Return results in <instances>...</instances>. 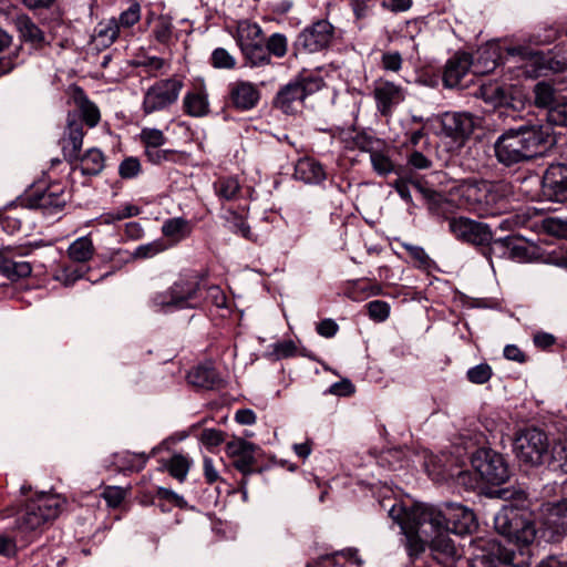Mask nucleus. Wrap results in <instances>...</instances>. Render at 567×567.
Masks as SVG:
<instances>
[{"label": "nucleus", "instance_id": "nucleus-1", "mask_svg": "<svg viewBox=\"0 0 567 567\" xmlns=\"http://www.w3.org/2000/svg\"><path fill=\"white\" fill-rule=\"evenodd\" d=\"M414 516L422 524L421 534L429 535L437 528L463 535L476 526L474 513L457 503H446L443 508L427 504H415Z\"/></svg>", "mask_w": 567, "mask_h": 567}, {"label": "nucleus", "instance_id": "nucleus-2", "mask_svg": "<svg viewBox=\"0 0 567 567\" xmlns=\"http://www.w3.org/2000/svg\"><path fill=\"white\" fill-rule=\"evenodd\" d=\"M543 134L535 125H523L504 132L495 142L494 150L499 163L511 166L537 155Z\"/></svg>", "mask_w": 567, "mask_h": 567}, {"label": "nucleus", "instance_id": "nucleus-3", "mask_svg": "<svg viewBox=\"0 0 567 567\" xmlns=\"http://www.w3.org/2000/svg\"><path fill=\"white\" fill-rule=\"evenodd\" d=\"M200 279L195 274L182 275L165 292L155 293L151 303L156 310L195 308L200 302Z\"/></svg>", "mask_w": 567, "mask_h": 567}, {"label": "nucleus", "instance_id": "nucleus-4", "mask_svg": "<svg viewBox=\"0 0 567 567\" xmlns=\"http://www.w3.org/2000/svg\"><path fill=\"white\" fill-rule=\"evenodd\" d=\"M494 526L498 534L525 545L530 544L536 535L532 515L524 506H503L494 517Z\"/></svg>", "mask_w": 567, "mask_h": 567}, {"label": "nucleus", "instance_id": "nucleus-5", "mask_svg": "<svg viewBox=\"0 0 567 567\" xmlns=\"http://www.w3.org/2000/svg\"><path fill=\"white\" fill-rule=\"evenodd\" d=\"M495 56V50L491 48L481 49L475 62L472 61L468 53H456L446 63L443 75L445 85L449 87L457 86L471 68L477 74L492 72L496 68Z\"/></svg>", "mask_w": 567, "mask_h": 567}, {"label": "nucleus", "instance_id": "nucleus-6", "mask_svg": "<svg viewBox=\"0 0 567 567\" xmlns=\"http://www.w3.org/2000/svg\"><path fill=\"white\" fill-rule=\"evenodd\" d=\"M65 499L56 494H41L30 499L21 517L18 519V528L22 532H31L41 527L44 523L54 519L63 509Z\"/></svg>", "mask_w": 567, "mask_h": 567}, {"label": "nucleus", "instance_id": "nucleus-7", "mask_svg": "<svg viewBox=\"0 0 567 567\" xmlns=\"http://www.w3.org/2000/svg\"><path fill=\"white\" fill-rule=\"evenodd\" d=\"M465 196L482 217L499 215L507 208L505 187L502 184L481 182L466 187Z\"/></svg>", "mask_w": 567, "mask_h": 567}, {"label": "nucleus", "instance_id": "nucleus-8", "mask_svg": "<svg viewBox=\"0 0 567 567\" xmlns=\"http://www.w3.org/2000/svg\"><path fill=\"white\" fill-rule=\"evenodd\" d=\"M516 457L528 465L549 463L550 444L545 432L526 429L518 433L513 445Z\"/></svg>", "mask_w": 567, "mask_h": 567}, {"label": "nucleus", "instance_id": "nucleus-9", "mask_svg": "<svg viewBox=\"0 0 567 567\" xmlns=\"http://www.w3.org/2000/svg\"><path fill=\"white\" fill-rule=\"evenodd\" d=\"M471 567H507L518 566L516 555L495 539H476L471 543Z\"/></svg>", "mask_w": 567, "mask_h": 567}, {"label": "nucleus", "instance_id": "nucleus-10", "mask_svg": "<svg viewBox=\"0 0 567 567\" xmlns=\"http://www.w3.org/2000/svg\"><path fill=\"white\" fill-rule=\"evenodd\" d=\"M183 86V81L176 76L156 81L144 93L143 112L152 114L167 110L177 102Z\"/></svg>", "mask_w": 567, "mask_h": 567}, {"label": "nucleus", "instance_id": "nucleus-11", "mask_svg": "<svg viewBox=\"0 0 567 567\" xmlns=\"http://www.w3.org/2000/svg\"><path fill=\"white\" fill-rule=\"evenodd\" d=\"M472 468L482 482L499 485L509 477L504 457L489 449H480L471 457Z\"/></svg>", "mask_w": 567, "mask_h": 567}, {"label": "nucleus", "instance_id": "nucleus-12", "mask_svg": "<svg viewBox=\"0 0 567 567\" xmlns=\"http://www.w3.org/2000/svg\"><path fill=\"white\" fill-rule=\"evenodd\" d=\"M450 231L464 243L485 247L484 251L492 246L493 233L487 224L480 223L467 217H453L449 219Z\"/></svg>", "mask_w": 567, "mask_h": 567}, {"label": "nucleus", "instance_id": "nucleus-13", "mask_svg": "<svg viewBox=\"0 0 567 567\" xmlns=\"http://www.w3.org/2000/svg\"><path fill=\"white\" fill-rule=\"evenodd\" d=\"M476 125V118L467 112H445L441 116L442 133L452 138L457 147L464 145Z\"/></svg>", "mask_w": 567, "mask_h": 567}, {"label": "nucleus", "instance_id": "nucleus-14", "mask_svg": "<svg viewBox=\"0 0 567 567\" xmlns=\"http://www.w3.org/2000/svg\"><path fill=\"white\" fill-rule=\"evenodd\" d=\"M322 81L312 78H302L287 84L277 95V105L285 112L296 111V104H300L305 97L319 90Z\"/></svg>", "mask_w": 567, "mask_h": 567}, {"label": "nucleus", "instance_id": "nucleus-15", "mask_svg": "<svg viewBox=\"0 0 567 567\" xmlns=\"http://www.w3.org/2000/svg\"><path fill=\"white\" fill-rule=\"evenodd\" d=\"M487 259L492 256L507 257L512 260L523 262L529 259L528 244L518 237H505L495 239L491 247L483 251Z\"/></svg>", "mask_w": 567, "mask_h": 567}, {"label": "nucleus", "instance_id": "nucleus-16", "mask_svg": "<svg viewBox=\"0 0 567 567\" xmlns=\"http://www.w3.org/2000/svg\"><path fill=\"white\" fill-rule=\"evenodd\" d=\"M373 97L380 114L390 116L393 109L404 101L405 93L402 86L380 79L374 82Z\"/></svg>", "mask_w": 567, "mask_h": 567}, {"label": "nucleus", "instance_id": "nucleus-17", "mask_svg": "<svg viewBox=\"0 0 567 567\" xmlns=\"http://www.w3.org/2000/svg\"><path fill=\"white\" fill-rule=\"evenodd\" d=\"M544 194L554 202L567 200V164H551L543 177Z\"/></svg>", "mask_w": 567, "mask_h": 567}, {"label": "nucleus", "instance_id": "nucleus-18", "mask_svg": "<svg viewBox=\"0 0 567 567\" xmlns=\"http://www.w3.org/2000/svg\"><path fill=\"white\" fill-rule=\"evenodd\" d=\"M333 27L327 20L315 22L299 35V43L309 52L320 51L329 45L333 38Z\"/></svg>", "mask_w": 567, "mask_h": 567}, {"label": "nucleus", "instance_id": "nucleus-19", "mask_svg": "<svg viewBox=\"0 0 567 567\" xmlns=\"http://www.w3.org/2000/svg\"><path fill=\"white\" fill-rule=\"evenodd\" d=\"M226 453L234 458L233 465L245 476L252 473V466L256 463V446L243 439H236L227 443Z\"/></svg>", "mask_w": 567, "mask_h": 567}, {"label": "nucleus", "instance_id": "nucleus-20", "mask_svg": "<svg viewBox=\"0 0 567 567\" xmlns=\"http://www.w3.org/2000/svg\"><path fill=\"white\" fill-rule=\"evenodd\" d=\"M540 512L543 525L553 536L567 533V498L556 503H546L542 506Z\"/></svg>", "mask_w": 567, "mask_h": 567}, {"label": "nucleus", "instance_id": "nucleus-21", "mask_svg": "<svg viewBox=\"0 0 567 567\" xmlns=\"http://www.w3.org/2000/svg\"><path fill=\"white\" fill-rule=\"evenodd\" d=\"M415 505L406 513L404 522H402V529L406 535V547L409 555L411 557L417 556L421 551L424 550V544L430 543V538L432 534L423 535L421 534L422 524L421 519H417L415 516Z\"/></svg>", "mask_w": 567, "mask_h": 567}, {"label": "nucleus", "instance_id": "nucleus-22", "mask_svg": "<svg viewBox=\"0 0 567 567\" xmlns=\"http://www.w3.org/2000/svg\"><path fill=\"white\" fill-rule=\"evenodd\" d=\"M183 109L192 117H204L209 114L208 91L203 81L186 92L183 99Z\"/></svg>", "mask_w": 567, "mask_h": 567}, {"label": "nucleus", "instance_id": "nucleus-23", "mask_svg": "<svg viewBox=\"0 0 567 567\" xmlns=\"http://www.w3.org/2000/svg\"><path fill=\"white\" fill-rule=\"evenodd\" d=\"M449 532L437 528L430 538V546L434 558L442 564H449L460 557L453 540L447 535Z\"/></svg>", "mask_w": 567, "mask_h": 567}, {"label": "nucleus", "instance_id": "nucleus-24", "mask_svg": "<svg viewBox=\"0 0 567 567\" xmlns=\"http://www.w3.org/2000/svg\"><path fill=\"white\" fill-rule=\"evenodd\" d=\"M229 94L233 104L240 110L252 109L259 100V92L256 86L245 81L233 83Z\"/></svg>", "mask_w": 567, "mask_h": 567}, {"label": "nucleus", "instance_id": "nucleus-25", "mask_svg": "<svg viewBox=\"0 0 567 567\" xmlns=\"http://www.w3.org/2000/svg\"><path fill=\"white\" fill-rule=\"evenodd\" d=\"M70 99L90 127H94L100 122L101 116L97 106L87 99L81 87H70Z\"/></svg>", "mask_w": 567, "mask_h": 567}, {"label": "nucleus", "instance_id": "nucleus-26", "mask_svg": "<svg viewBox=\"0 0 567 567\" xmlns=\"http://www.w3.org/2000/svg\"><path fill=\"white\" fill-rule=\"evenodd\" d=\"M293 176L307 184H318L326 178V172L319 162L305 157L296 163Z\"/></svg>", "mask_w": 567, "mask_h": 567}, {"label": "nucleus", "instance_id": "nucleus-27", "mask_svg": "<svg viewBox=\"0 0 567 567\" xmlns=\"http://www.w3.org/2000/svg\"><path fill=\"white\" fill-rule=\"evenodd\" d=\"M82 125L78 122H69L65 137L62 140V151L69 161L78 159L83 144Z\"/></svg>", "mask_w": 567, "mask_h": 567}, {"label": "nucleus", "instance_id": "nucleus-28", "mask_svg": "<svg viewBox=\"0 0 567 567\" xmlns=\"http://www.w3.org/2000/svg\"><path fill=\"white\" fill-rule=\"evenodd\" d=\"M120 35V27L116 18L100 21L92 34V41L99 48H109Z\"/></svg>", "mask_w": 567, "mask_h": 567}, {"label": "nucleus", "instance_id": "nucleus-29", "mask_svg": "<svg viewBox=\"0 0 567 567\" xmlns=\"http://www.w3.org/2000/svg\"><path fill=\"white\" fill-rule=\"evenodd\" d=\"M187 379L190 384L203 389H213L220 383L218 373L209 365L194 368L189 371Z\"/></svg>", "mask_w": 567, "mask_h": 567}, {"label": "nucleus", "instance_id": "nucleus-30", "mask_svg": "<svg viewBox=\"0 0 567 567\" xmlns=\"http://www.w3.org/2000/svg\"><path fill=\"white\" fill-rule=\"evenodd\" d=\"M66 252L75 262H87L94 256L95 247L90 236H83L71 243Z\"/></svg>", "mask_w": 567, "mask_h": 567}, {"label": "nucleus", "instance_id": "nucleus-31", "mask_svg": "<svg viewBox=\"0 0 567 567\" xmlns=\"http://www.w3.org/2000/svg\"><path fill=\"white\" fill-rule=\"evenodd\" d=\"M261 28L250 21H240L237 27V42L240 49L262 42Z\"/></svg>", "mask_w": 567, "mask_h": 567}, {"label": "nucleus", "instance_id": "nucleus-32", "mask_svg": "<svg viewBox=\"0 0 567 567\" xmlns=\"http://www.w3.org/2000/svg\"><path fill=\"white\" fill-rule=\"evenodd\" d=\"M80 169L84 175H97L105 166V157L97 148H90L80 158Z\"/></svg>", "mask_w": 567, "mask_h": 567}, {"label": "nucleus", "instance_id": "nucleus-33", "mask_svg": "<svg viewBox=\"0 0 567 567\" xmlns=\"http://www.w3.org/2000/svg\"><path fill=\"white\" fill-rule=\"evenodd\" d=\"M16 24L23 40L33 44H40L44 41V33L29 17H18Z\"/></svg>", "mask_w": 567, "mask_h": 567}, {"label": "nucleus", "instance_id": "nucleus-34", "mask_svg": "<svg viewBox=\"0 0 567 567\" xmlns=\"http://www.w3.org/2000/svg\"><path fill=\"white\" fill-rule=\"evenodd\" d=\"M162 233L164 236L173 238L175 241H179L189 235L190 228L186 219L176 217L164 221Z\"/></svg>", "mask_w": 567, "mask_h": 567}, {"label": "nucleus", "instance_id": "nucleus-35", "mask_svg": "<svg viewBox=\"0 0 567 567\" xmlns=\"http://www.w3.org/2000/svg\"><path fill=\"white\" fill-rule=\"evenodd\" d=\"M215 194L224 200H235L240 193V184L235 177H223L214 184Z\"/></svg>", "mask_w": 567, "mask_h": 567}, {"label": "nucleus", "instance_id": "nucleus-36", "mask_svg": "<svg viewBox=\"0 0 567 567\" xmlns=\"http://www.w3.org/2000/svg\"><path fill=\"white\" fill-rule=\"evenodd\" d=\"M534 103L537 107H554L556 101V92L551 84L547 82H538L534 86Z\"/></svg>", "mask_w": 567, "mask_h": 567}, {"label": "nucleus", "instance_id": "nucleus-37", "mask_svg": "<svg viewBox=\"0 0 567 567\" xmlns=\"http://www.w3.org/2000/svg\"><path fill=\"white\" fill-rule=\"evenodd\" d=\"M173 30L174 25L172 18L167 16H159L155 20L153 35L157 42L162 44H167L172 39Z\"/></svg>", "mask_w": 567, "mask_h": 567}, {"label": "nucleus", "instance_id": "nucleus-38", "mask_svg": "<svg viewBox=\"0 0 567 567\" xmlns=\"http://www.w3.org/2000/svg\"><path fill=\"white\" fill-rule=\"evenodd\" d=\"M1 270L11 280L25 278L30 276L32 267L28 261H6Z\"/></svg>", "mask_w": 567, "mask_h": 567}, {"label": "nucleus", "instance_id": "nucleus-39", "mask_svg": "<svg viewBox=\"0 0 567 567\" xmlns=\"http://www.w3.org/2000/svg\"><path fill=\"white\" fill-rule=\"evenodd\" d=\"M167 246L163 240L157 239L152 243H147L145 245L138 246L132 252V259H148L157 256L158 254L165 251Z\"/></svg>", "mask_w": 567, "mask_h": 567}, {"label": "nucleus", "instance_id": "nucleus-40", "mask_svg": "<svg viewBox=\"0 0 567 567\" xmlns=\"http://www.w3.org/2000/svg\"><path fill=\"white\" fill-rule=\"evenodd\" d=\"M549 463L567 472V440H559L550 446Z\"/></svg>", "mask_w": 567, "mask_h": 567}, {"label": "nucleus", "instance_id": "nucleus-41", "mask_svg": "<svg viewBox=\"0 0 567 567\" xmlns=\"http://www.w3.org/2000/svg\"><path fill=\"white\" fill-rule=\"evenodd\" d=\"M117 23L121 29H130L141 20V6L136 1H132L130 7L124 10L118 19Z\"/></svg>", "mask_w": 567, "mask_h": 567}, {"label": "nucleus", "instance_id": "nucleus-42", "mask_svg": "<svg viewBox=\"0 0 567 567\" xmlns=\"http://www.w3.org/2000/svg\"><path fill=\"white\" fill-rule=\"evenodd\" d=\"M241 51L247 60L255 66L265 65L270 62L268 51L264 48L262 42L245 48Z\"/></svg>", "mask_w": 567, "mask_h": 567}, {"label": "nucleus", "instance_id": "nucleus-43", "mask_svg": "<svg viewBox=\"0 0 567 567\" xmlns=\"http://www.w3.org/2000/svg\"><path fill=\"white\" fill-rule=\"evenodd\" d=\"M189 466L190 463L187 457L181 454H176L171 458L169 463L167 464V470L173 477L179 481H184L189 471Z\"/></svg>", "mask_w": 567, "mask_h": 567}, {"label": "nucleus", "instance_id": "nucleus-44", "mask_svg": "<svg viewBox=\"0 0 567 567\" xmlns=\"http://www.w3.org/2000/svg\"><path fill=\"white\" fill-rule=\"evenodd\" d=\"M212 65L215 69H234L236 59L224 48H217L210 56Z\"/></svg>", "mask_w": 567, "mask_h": 567}, {"label": "nucleus", "instance_id": "nucleus-45", "mask_svg": "<svg viewBox=\"0 0 567 567\" xmlns=\"http://www.w3.org/2000/svg\"><path fill=\"white\" fill-rule=\"evenodd\" d=\"M269 357L275 360L292 357L297 353V346L292 340H284L270 346Z\"/></svg>", "mask_w": 567, "mask_h": 567}, {"label": "nucleus", "instance_id": "nucleus-46", "mask_svg": "<svg viewBox=\"0 0 567 567\" xmlns=\"http://www.w3.org/2000/svg\"><path fill=\"white\" fill-rule=\"evenodd\" d=\"M370 161L373 169L380 175H386L394 169L392 161L382 152L372 151L370 153Z\"/></svg>", "mask_w": 567, "mask_h": 567}, {"label": "nucleus", "instance_id": "nucleus-47", "mask_svg": "<svg viewBox=\"0 0 567 567\" xmlns=\"http://www.w3.org/2000/svg\"><path fill=\"white\" fill-rule=\"evenodd\" d=\"M140 214V208L132 204H126L122 208L116 212L107 213L101 216V219L105 224H111L114 221H118L125 218H130L133 216H137Z\"/></svg>", "mask_w": 567, "mask_h": 567}, {"label": "nucleus", "instance_id": "nucleus-48", "mask_svg": "<svg viewBox=\"0 0 567 567\" xmlns=\"http://www.w3.org/2000/svg\"><path fill=\"white\" fill-rule=\"evenodd\" d=\"M141 140L146 145V148L161 147L166 142V137L161 130L150 127L141 131Z\"/></svg>", "mask_w": 567, "mask_h": 567}, {"label": "nucleus", "instance_id": "nucleus-49", "mask_svg": "<svg viewBox=\"0 0 567 567\" xmlns=\"http://www.w3.org/2000/svg\"><path fill=\"white\" fill-rule=\"evenodd\" d=\"M288 50L287 38L281 33H274L267 41V51L277 58H282Z\"/></svg>", "mask_w": 567, "mask_h": 567}, {"label": "nucleus", "instance_id": "nucleus-50", "mask_svg": "<svg viewBox=\"0 0 567 567\" xmlns=\"http://www.w3.org/2000/svg\"><path fill=\"white\" fill-rule=\"evenodd\" d=\"M493 371L487 363H481L467 371V379L475 384H484L492 378Z\"/></svg>", "mask_w": 567, "mask_h": 567}, {"label": "nucleus", "instance_id": "nucleus-51", "mask_svg": "<svg viewBox=\"0 0 567 567\" xmlns=\"http://www.w3.org/2000/svg\"><path fill=\"white\" fill-rule=\"evenodd\" d=\"M121 458L123 467L135 471L142 470L147 461L145 453L124 452L122 453Z\"/></svg>", "mask_w": 567, "mask_h": 567}, {"label": "nucleus", "instance_id": "nucleus-52", "mask_svg": "<svg viewBox=\"0 0 567 567\" xmlns=\"http://www.w3.org/2000/svg\"><path fill=\"white\" fill-rule=\"evenodd\" d=\"M111 507H117L126 496V489L118 486H107L102 494Z\"/></svg>", "mask_w": 567, "mask_h": 567}, {"label": "nucleus", "instance_id": "nucleus-53", "mask_svg": "<svg viewBox=\"0 0 567 567\" xmlns=\"http://www.w3.org/2000/svg\"><path fill=\"white\" fill-rule=\"evenodd\" d=\"M548 121L555 125L567 126V100L548 111Z\"/></svg>", "mask_w": 567, "mask_h": 567}, {"label": "nucleus", "instance_id": "nucleus-54", "mask_svg": "<svg viewBox=\"0 0 567 567\" xmlns=\"http://www.w3.org/2000/svg\"><path fill=\"white\" fill-rule=\"evenodd\" d=\"M369 316L377 321H384L390 313L389 305L385 301L374 300L368 303Z\"/></svg>", "mask_w": 567, "mask_h": 567}, {"label": "nucleus", "instance_id": "nucleus-55", "mask_svg": "<svg viewBox=\"0 0 567 567\" xmlns=\"http://www.w3.org/2000/svg\"><path fill=\"white\" fill-rule=\"evenodd\" d=\"M141 171L140 161L135 157L124 159L118 167V173L123 178H133L137 176Z\"/></svg>", "mask_w": 567, "mask_h": 567}, {"label": "nucleus", "instance_id": "nucleus-56", "mask_svg": "<svg viewBox=\"0 0 567 567\" xmlns=\"http://www.w3.org/2000/svg\"><path fill=\"white\" fill-rule=\"evenodd\" d=\"M224 433L216 429H205L200 433V441L207 447L218 446L224 442Z\"/></svg>", "mask_w": 567, "mask_h": 567}, {"label": "nucleus", "instance_id": "nucleus-57", "mask_svg": "<svg viewBox=\"0 0 567 567\" xmlns=\"http://www.w3.org/2000/svg\"><path fill=\"white\" fill-rule=\"evenodd\" d=\"M381 63L384 70L398 72L402 66V56L399 52H385L382 54Z\"/></svg>", "mask_w": 567, "mask_h": 567}, {"label": "nucleus", "instance_id": "nucleus-58", "mask_svg": "<svg viewBox=\"0 0 567 567\" xmlns=\"http://www.w3.org/2000/svg\"><path fill=\"white\" fill-rule=\"evenodd\" d=\"M175 155L171 150H158V147L146 148V156L154 164H161L164 161H172Z\"/></svg>", "mask_w": 567, "mask_h": 567}, {"label": "nucleus", "instance_id": "nucleus-59", "mask_svg": "<svg viewBox=\"0 0 567 567\" xmlns=\"http://www.w3.org/2000/svg\"><path fill=\"white\" fill-rule=\"evenodd\" d=\"M231 218L228 220L233 224V227L237 233H239L244 238L251 239L252 234L250 227L246 224L243 217L238 216L235 212H229Z\"/></svg>", "mask_w": 567, "mask_h": 567}, {"label": "nucleus", "instance_id": "nucleus-60", "mask_svg": "<svg viewBox=\"0 0 567 567\" xmlns=\"http://www.w3.org/2000/svg\"><path fill=\"white\" fill-rule=\"evenodd\" d=\"M412 0H384L381 7L391 12H405L412 7Z\"/></svg>", "mask_w": 567, "mask_h": 567}, {"label": "nucleus", "instance_id": "nucleus-61", "mask_svg": "<svg viewBox=\"0 0 567 567\" xmlns=\"http://www.w3.org/2000/svg\"><path fill=\"white\" fill-rule=\"evenodd\" d=\"M17 553L16 540L9 536L0 535V555L6 557L14 556Z\"/></svg>", "mask_w": 567, "mask_h": 567}, {"label": "nucleus", "instance_id": "nucleus-62", "mask_svg": "<svg viewBox=\"0 0 567 567\" xmlns=\"http://www.w3.org/2000/svg\"><path fill=\"white\" fill-rule=\"evenodd\" d=\"M338 331V324L332 319H324L317 326V332L324 337L331 338Z\"/></svg>", "mask_w": 567, "mask_h": 567}, {"label": "nucleus", "instance_id": "nucleus-63", "mask_svg": "<svg viewBox=\"0 0 567 567\" xmlns=\"http://www.w3.org/2000/svg\"><path fill=\"white\" fill-rule=\"evenodd\" d=\"M143 66L146 69L147 72L156 75L157 72L162 71L164 68L167 66V63L162 58L150 56L145 59V61L143 62Z\"/></svg>", "mask_w": 567, "mask_h": 567}, {"label": "nucleus", "instance_id": "nucleus-64", "mask_svg": "<svg viewBox=\"0 0 567 567\" xmlns=\"http://www.w3.org/2000/svg\"><path fill=\"white\" fill-rule=\"evenodd\" d=\"M536 567H567V555L547 556Z\"/></svg>", "mask_w": 567, "mask_h": 567}]
</instances>
